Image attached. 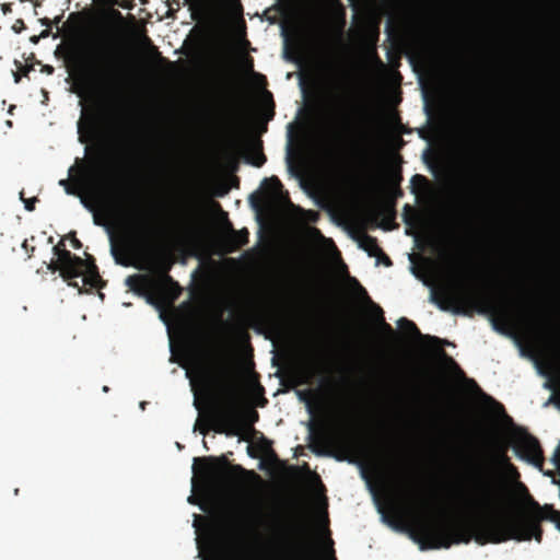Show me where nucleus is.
Here are the masks:
<instances>
[{"mask_svg": "<svg viewBox=\"0 0 560 560\" xmlns=\"http://www.w3.org/2000/svg\"><path fill=\"white\" fill-rule=\"evenodd\" d=\"M85 125L91 135H95L100 124V113L95 108L83 112V122H79V132L82 130V125Z\"/></svg>", "mask_w": 560, "mask_h": 560, "instance_id": "aec40b11", "label": "nucleus"}, {"mask_svg": "<svg viewBox=\"0 0 560 560\" xmlns=\"http://www.w3.org/2000/svg\"><path fill=\"white\" fill-rule=\"evenodd\" d=\"M247 506L223 517L203 560H337L317 548L305 518L283 520L261 513L257 505Z\"/></svg>", "mask_w": 560, "mask_h": 560, "instance_id": "f03ea898", "label": "nucleus"}, {"mask_svg": "<svg viewBox=\"0 0 560 560\" xmlns=\"http://www.w3.org/2000/svg\"><path fill=\"white\" fill-rule=\"evenodd\" d=\"M378 260H381L385 266L389 267L393 265L392 259L383 252V255L380 257H376Z\"/></svg>", "mask_w": 560, "mask_h": 560, "instance_id": "4c0bfd02", "label": "nucleus"}, {"mask_svg": "<svg viewBox=\"0 0 560 560\" xmlns=\"http://www.w3.org/2000/svg\"><path fill=\"white\" fill-rule=\"evenodd\" d=\"M116 260L119 262V259H118V258H116ZM120 264H121V265H124V266H128V262H122V261H120Z\"/></svg>", "mask_w": 560, "mask_h": 560, "instance_id": "bf43d9fd", "label": "nucleus"}, {"mask_svg": "<svg viewBox=\"0 0 560 560\" xmlns=\"http://www.w3.org/2000/svg\"><path fill=\"white\" fill-rule=\"evenodd\" d=\"M28 71H30L28 68H24L22 72H23L24 75H26L28 73Z\"/></svg>", "mask_w": 560, "mask_h": 560, "instance_id": "6e6d98bb", "label": "nucleus"}, {"mask_svg": "<svg viewBox=\"0 0 560 560\" xmlns=\"http://www.w3.org/2000/svg\"><path fill=\"white\" fill-rule=\"evenodd\" d=\"M349 73L339 61L330 60L325 68V94L332 104L342 101L343 110L338 116L340 130L355 140H365L368 137L369 112L361 103L348 97Z\"/></svg>", "mask_w": 560, "mask_h": 560, "instance_id": "39448f33", "label": "nucleus"}, {"mask_svg": "<svg viewBox=\"0 0 560 560\" xmlns=\"http://www.w3.org/2000/svg\"><path fill=\"white\" fill-rule=\"evenodd\" d=\"M300 398L301 399H305L306 396H310V392H303V393H300Z\"/></svg>", "mask_w": 560, "mask_h": 560, "instance_id": "09e8293b", "label": "nucleus"}, {"mask_svg": "<svg viewBox=\"0 0 560 560\" xmlns=\"http://www.w3.org/2000/svg\"><path fill=\"white\" fill-rule=\"evenodd\" d=\"M538 0H524L526 8L533 9L537 4Z\"/></svg>", "mask_w": 560, "mask_h": 560, "instance_id": "37998d69", "label": "nucleus"}, {"mask_svg": "<svg viewBox=\"0 0 560 560\" xmlns=\"http://www.w3.org/2000/svg\"><path fill=\"white\" fill-rule=\"evenodd\" d=\"M404 489H405V490H407V491H408V493H415L413 487H412V488L410 487L409 489H408V487H407V488H404Z\"/></svg>", "mask_w": 560, "mask_h": 560, "instance_id": "5fc2aeb1", "label": "nucleus"}, {"mask_svg": "<svg viewBox=\"0 0 560 560\" xmlns=\"http://www.w3.org/2000/svg\"><path fill=\"white\" fill-rule=\"evenodd\" d=\"M314 477H315V479H316L317 481H319V482H320V479H319V476H318V475H316V474H315V475H314Z\"/></svg>", "mask_w": 560, "mask_h": 560, "instance_id": "052dcab7", "label": "nucleus"}, {"mask_svg": "<svg viewBox=\"0 0 560 560\" xmlns=\"http://www.w3.org/2000/svg\"><path fill=\"white\" fill-rule=\"evenodd\" d=\"M46 71H47L48 73H52V72H54V68H52L51 66H47V67H46Z\"/></svg>", "mask_w": 560, "mask_h": 560, "instance_id": "3c124183", "label": "nucleus"}, {"mask_svg": "<svg viewBox=\"0 0 560 560\" xmlns=\"http://www.w3.org/2000/svg\"><path fill=\"white\" fill-rule=\"evenodd\" d=\"M202 382L210 395L220 398V402L215 404L212 410L213 430L217 433L246 440L245 434L254 431V423L258 421L259 415L255 409L243 411L235 405L231 366L220 362L212 369L205 370Z\"/></svg>", "mask_w": 560, "mask_h": 560, "instance_id": "20e7f679", "label": "nucleus"}, {"mask_svg": "<svg viewBox=\"0 0 560 560\" xmlns=\"http://www.w3.org/2000/svg\"><path fill=\"white\" fill-rule=\"evenodd\" d=\"M160 235V229L151 217L141 215L132 226V236L138 246L150 249Z\"/></svg>", "mask_w": 560, "mask_h": 560, "instance_id": "9b49d317", "label": "nucleus"}, {"mask_svg": "<svg viewBox=\"0 0 560 560\" xmlns=\"http://www.w3.org/2000/svg\"><path fill=\"white\" fill-rule=\"evenodd\" d=\"M189 502L195 503L194 497H189Z\"/></svg>", "mask_w": 560, "mask_h": 560, "instance_id": "680f3d73", "label": "nucleus"}, {"mask_svg": "<svg viewBox=\"0 0 560 560\" xmlns=\"http://www.w3.org/2000/svg\"><path fill=\"white\" fill-rule=\"evenodd\" d=\"M97 170V163L95 161H89L82 162L80 166H71L69 168V175L71 179H61L59 182V185L62 186L68 195H77L78 194V186L81 185L82 178L81 177H74L73 173L78 172L80 173V176L86 175V173H95Z\"/></svg>", "mask_w": 560, "mask_h": 560, "instance_id": "2eb2a0df", "label": "nucleus"}, {"mask_svg": "<svg viewBox=\"0 0 560 560\" xmlns=\"http://www.w3.org/2000/svg\"><path fill=\"white\" fill-rule=\"evenodd\" d=\"M94 187L97 191H103L104 183L100 179V177L94 179Z\"/></svg>", "mask_w": 560, "mask_h": 560, "instance_id": "a19ab883", "label": "nucleus"}, {"mask_svg": "<svg viewBox=\"0 0 560 560\" xmlns=\"http://www.w3.org/2000/svg\"><path fill=\"white\" fill-rule=\"evenodd\" d=\"M489 192L486 189H476L474 194V205L477 206L478 210L485 209L486 203L489 201Z\"/></svg>", "mask_w": 560, "mask_h": 560, "instance_id": "b1692460", "label": "nucleus"}, {"mask_svg": "<svg viewBox=\"0 0 560 560\" xmlns=\"http://www.w3.org/2000/svg\"><path fill=\"white\" fill-rule=\"evenodd\" d=\"M22 248L26 252L27 258H32L34 256V253L36 250L35 246H32L28 244V240H24L22 243Z\"/></svg>", "mask_w": 560, "mask_h": 560, "instance_id": "72a5a7b5", "label": "nucleus"}, {"mask_svg": "<svg viewBox=\"0 0 560 560\" xmlns=\"http://www.w3.org/2000/svg\"><path fill=\"white\" fill-rule=\"evenodd\" d=\"M313 375L311 366H302L299 371L295 372L294 375V383L295 385H304L308 384L311 381V377Z\"/></svg>", "mask_w": 560, "mask_h": 560, "instance_id": "4be33fe9", "label": "nucleus"}, {"mask_svg": "<svg viewBox=\"0 0 560 560\" xmlns=\"http://www.w3.org/2000/svg\"><path fill=\"white\" fill-rule=\"evenodd\" d=\"M385 32H386L388 38H390V39L394 38L395 36H397V26L393 19H389L387 21Z\"/></svg>", "mask_w": 560, "mask_h": 560, "instance_id": "c85d7f7f", "label": "nucleus"}, {"mask_svg": "<svg viewBox=\"0 0 560 560\" xmlns=\"http://www.w3.org/2000/svg\"><path fill=\"white\" fill-rule=\"evenodd\" d=\"M320 439L327 444H332L336 441H340L347 448L355 450L358 453H364V450L357 444V442L348 434L335 435L326 428H323L320 432Z\"/></svg>", "mask_w": 560, "mask_h": 560, "instance_id": "f3484780", "label": "nucleus"}, {"mask_svg": "<svg viewBox=\"0 0 560 560\" xmlns=\"http://www.w3.org/2000/svg\"><path fill=\"white\" fill-rule=\"evenodd\" d=\"M82 276H84L82 279L83 284L90 285L91 288H98L103 282L93 256L88 255L86 259H83V265L80 268L78 278Z\"/></svg>", "mask_w": 560, "mask_h": 560, "instance_id": "dca6fc26", "label": "nucleus"}, {"mask_svg": "<svg viewBox=\"0 0 560 560\" xmlns=\"http://www.w3.org/2000/svg\"><path fill=\"white\" fill-rule=\"evenodd\" d=\"M65 54L83 91H97L110 104L120 101L128 74L127 62L110 40L73 37L67 42Z\"/></svg>", "mask_w": 560, "mask_h": 560, "instance_id": "7ed1b4c3", "label": "nucleus"}, {"mask_svg": "<svg viewBox=\"0 0 560 560\" xmlns=\"http://www.w3.org/2000/svg\"><path fill=\"white\" fill-rule=\"evenodd\" d=\"M359 246L360 248L365 250L371 257H380L381 255H383V249L380 247L377 238L372 235H362V237L359 241Z\"/></svg>", "mask_w": 560, "mask_h": 560, "instance_id": "a211bd4d", "label": "nucleus"}, {"mask_svg": "<svg viewBox=\"0 0 560 560\" xmlns=\"http://www.w3.org/2000/svg\"><path fill=\"white\" fill-rule=\"evenodd\" d=\"M468 384L471 385L474 388H476V390L487 400V401H490V402H493L495 405H498L500 407V409L503 410V406L499 402H497L491 396L485 394L481 388L478 386V384L475 382V380L470 378L468 380Z\"/></svg>", "mask_w": 560, "mask_h": 560, "instance_id": "cd10ccee", "label": "nucleus"}, {"mask_svg": "<svg viewBox=\"0 0 560 560\" xmlns=\"http://www.w3.org/2000/svg\"><path fill=\"white\" fill-rule=\"evenodd\" d=\"M115 15L118 16V18H121V13L119 11H114Z\"/></svg>", "mask_w": 560, "mask_h": 560, "instance_id": "4d7b16f0", "label": "nucleus"}, {"mask_svg": "<svg viewBox=\"0 0 560 560\" xmlns=\"http://www.w3.org/2000/svg\"><path fill=\"white\" fill-rule=\"evenodd\" d=\"M229 9L236 13L237 15L242 14L243 8L240 0H229Z\"/></svg>", "mask_w": 560, "mask_h": 560, "instance_id": "7c9ffc66", "label": "nucleus"}, {"mask_svg": "<svg viewBox=\"0 0 560 560\" xmlns=\"http://www.w3.org/2000/svg\"><path fill=\"white\" fill-rule=\"evenodd\" d=\"M172 138L166 133H159V137L152 145V154L150 155L152 165L163 173L168 171L172 161Z\"/></svg>", "mask_w": 560, "mask_h": 560, "instance_id": "f8f14e48", "label": "nucleus"}, {"mask_svg": "<svg viewBox=\"0 0 560 560\" xmlns=\"http://www.w3.org/2000/svg\"><path fill=\"white\" fill-rule=\"evenodd\" d=\"M402 195V191L400 188L397 189V196H401Z\"/></svg>", "mask_w": 560, "mask_h": 560, "instance_id": "13d9d810", "label": "nucleus"}, {"mask_svg": "<svg viewBox=\"0 0 560 560\" xmlns=\"http://www.w3.org/2000/svg\"><path fill=\"white\" fill-rule=\"evenodd\" d=\"M377 310L378 312L381 313V328L382 330L388 335L389 338H393L396 336V332L395 330L393 329V327L385 322L384 317H383V311L380 306H377Z\"/></svg>", "mask_w": 560, "mask_h": 560, "instance_id": "bb28decb", "label": "nucleus"}, {"mask_svg": "<svg viewBox=\"0 0 560 560\" xmlns=\"http://www.w3.org/2000/svg\"><path fill=\"white\" fill-rule=\"evenodd\" d=\"M21 199L24 201L26 210L33 211L35 209V202L37 201L36 197L26 200L23 198V192H21Z\"/></svg>", "mask_w": 560, "mask_h": 560, "instance_id": "f704fd0d", "label": "nucleus"}, {"mask_svg": "<svg viewBox=\"0 0 560 560\" xmlns=\"http://www.w3.org/2000/svg\"><path fill=\"white\" fill-rule=\"evenodd\" d=\"M62 264L61 261L59 260V258H57V260H51V262L48 265V269L51 270L52 272H56L57 270L60 272V277L62 278Z\"/></svg>", "mask_w": 560, "mask_h": 560, "instance_id": "2f4dec72", "label": "nucleus"}, {"mask_svg": "<svg viewBox=\"0 0 560 560\" xmlns=\"http://www.w3.org/2000/svg\"><path fill=\"white\" fill-rule=\"evenodd\" d=\"M262 187L271 195H278L282 190V184L277 176L265 178Z\"/></svg>", "mask_w": 560, "mask_h": 560, "instance_id": "412c9836", "label": "nucleus"}, {"mask_svg": "<svg viewBox=\"0 0 560 560\" xmlns=\"http://www.w3.org/2000/svg\"><path fill=\"white\" fill-rule=\"evenodd\" d=\"M145 42L150 46V54L152 55V57L156 58L161 63H171L165 57L161 55L158 47L152 44L149 37H145Z\"/></svg>", "mask_w": 560, "mask_h": 560, "instance_id": "a878e982", "label": "nucleus"}, {"mask_svg": "<svg viewBox=\"0 0 560 560\" xmlns=\"http://www.w3.org/2000/svg\"><path fill=\"white\" fill-rule=\"evenodd\" d=\"M172 264L170 261H159L155 267L156 278H150L145 275H131L125 280V284L139 295H148L152 300V293L161 290L163 287L178 288L177 282L168 275Z\"/></svg>", "mask_w": 560, "mask_h": 560, "instance_id": "6e6552de", "label": "nucleus"}, {"mask_svg": "<svg viewBox=\"0 0 560 560\" xmlns=\"http://www.w3.org/2000/svg\"><path fill=\"white\" fill-rule=\"evenodd\" d=\"M199 430H200V432H201L202 434H206V433L208 432V428H207V427H202V428H200Z\"/></svg>", "mask_w": 560, "mask_h": 560, "instance_id": "864d4df0", "label": "nucleus"}, {"mask_svg": "<svg viewBox=\"0 0 560 560\" xmlns=\"http://www.w3.org/2000/svg\"><path fill=\"white\" fill-rule=\"evenodd\" d=\"M486 184H489V180H482V185H478V188L486 189L489 191V189H488L489 185H486Z\"/></svg>", "mask_w": 560, "mask_h": 560, "instance_id": "de8ad7c7", "label": "nucleus"}, {"mask_svg": "<svg viewBox=\"0 0 560 560\" xmlns=\"http://www.w3.org/2000/svg\"><path fill=\"white\" fill-rule=\"evenodd\" d=\"M247 68H248V70H249L250 72H253L255 75H257V77H259V78L265 79V77H264V75H261V74H259V73H255V72H254V61H253V59H252V58H249V59L247 60Z\"/></svg>", "mask_w": 560, "mask_h": 560, "instance_id": "58836bf2", "label": "nucleus"}, {"mask_svg": "<svg viewBox=\"0 0 560 560\" xmlns=\"http://www.w3.org/2000/svg\"><path fill=\"white\" fill-rule=\"evenodd\" d=\"M14 80H15L16 83H19L20 80H21V75L19 73H15L14 74Z\"/></svg>", "mask_w": 560, "mask_h": 560, "instance_id": "8fccbe9b", "label": "nucleus"}, {"mask_svg": "<svg viewBox=\"0 0 560 560\" xmlns=\"http://www.w3.org/2000/svg\"><path fill=\"white\" fill-rule=\"evenodd\" d=\"M180 228L184 232L188 233L191 231V222L187 218L182 221Z\"/></svg>", "mask_w": 560, "mask_h": 560, "instance_id": "e433bc0d", "label": "nucleus"}, {"mask_svg": "<svg viewBox=\"0 0 560 560\" xmlns=\"http://www.w3.org/2000/svg\"><path fill=\"white\" fill-rule=\"evenodd\" d=\"M52 253L59 258L63 266L62 279L67 281L70 287L77 288L81 293L82 290L75 279L80 275V268L83 265V259L66 249L63 241H60L56 246H54Z\"/></svg>", "mask_w": 560, "mask_h": 560, "instance_id": "9d476101", "label": "nucleus"}, {"mask_svg": "<svg viewBox=\"0 0 560 560\" xmlns=\"http://www.w3.org/2000/svg\"><path fill=\"white\" fill-rule=\"evenodd\" d=\"M52 242H54V237H52V236H50V237L48 238V243H52Z\"/></svg>", "mask_w": 560, "mask_h": 560, "instance_id": "e2e57ef3", "label": "nucleus"}, {"mask_svg": "<svg viewBox=\"0 0 560 560\" xmlns=\"http://www.w3.org/2000/svg\"><path fill=\"white\" fill-rule=\"evenodd\" d=\"M228 232L221 237V247L230 254L238 250L249 242V232L246 228L234 230L230 221L226 222Z\"/></svg>", "mask_w": 560, "mask_h": 560, "instance_id": "4468645a", "label": "nucleus"}, {"mask_svg": "<svg viewBox=\"0 0 560 560\" xmlns=\"http://www.w3.org/2000/svg\"><path fill=\"white\" fill-rule=\"evenodd\" d=\"M19 27H24V22L22 20H18L13 26V30L15 32H20V28Z\"/></svg>", "mask_w": 560, "mask_h": 560, "instance_id": "c03bdc74", "label": "nucleus"}, {"mask_svg": "<svg viewBox=\"0 0 560 560\" xmlns=\"http://www.w3.org/2000/svg\"><path fill=\"white\" fill-rule=\"evenodd\" d=\"M194 475L202 480L208 486L217 485L223 477L233 474L244 475L250 474L259 478L254 471H247L241 465H230L226 456H205L196 457L192 465Z\"/></svg>", "mask_w": 560, "mask_h": 560, "instance_id": "0eeeda50", "label": "nucleus"}, {"mask_svg": "<svg viewBox=\"0 0 560 560\" xmlns=\"http://www.w3.org/2000/svg\"><path fill=\"white\" fill-rule=\"evenodd\" d=\"M517 454L521 458L532 465L541 468L545 462L544 452L539 441L532 434L526 433L518 442Z\"/></svg>", "mask_w": 560, "mask_h": 560, "instance_id": "ddd939ff", "label": "nucleus"}, {"mask_svg": "<svg viewBox=\"0 0 560 560\" xmlns=\"http://www.w3.org/2000/svg\"><path fill=\"white\" fill-rule=\"evenodd\" d=\"M70 241H71V245H72V247H73L74 249H80V248L82 247V243H81V241H80L79 238H77V236H75V232H72V233H71V238H70Z\"/></svg>", "mask_w": 560, "mask_h": 560, "instance_id": "c9c22d12", "label": "nucleus"}, {"mask_svg": "<svg viewBox=\"0 0 560 560\" xmlns=\"http://www.w3.org/2000/svg\"><path fill=\"white\" fill-rule=\"evenodd\" d=\"M404 488H407L408 489L411 487V479H410V476L407 475V474H404V478H402V483Z\"/></svg>", "mask_w": 560, "mask_h": 560, "instance_id": "79ce46f5", "label": "nucleus"}, {"mask_svg": "<svg viewBox=\"0 0 560 560\" xmlns=\"http://www.w3.org/2000/svg\"><path fill=\"white\" fill-rule=\"evenodd\" d=\"M172 264L170 261H159L155 267L156 278H150L145 275H131L125 280V284L139 295H148L152 300V293L161 290L163 287L178 288L177 282L168 275Z\"/></svg>", "mask_w": 560, "mask_h": 560, "instance_id": "1a4fd4ad", "label": "nucleus"}, {"mask_svg": "<svg viewBox=\"0 0 560 560\" xmlns=\"http://www.w3.org/2000/svg\"><path fill=\"white\" fill-rule=\"evenodd\" d=\"M500 462L504 464L508 467V469L511 472H513L516 477L520 476L516 467L510 462V458L504 453L500 455Z\"/></svg>", "mask_w": 560, "mask_h": 560, "instance_id": "c756f323", "label": "nucleus"}, {"mask_svg": "<svg viewBox=\"0 0 560 560\" xmlns=\"http://www.w3.org/2000/svg\"><path fill=\"white\" fill-rule=\"evenodd\" d=\"M397 324L400 329H402L406 334L410 335L413 338H420V339L425 338V339H430L431 341H434V342H440V339L438 337L423 336L420 332L417 325L412 320H410L406 317H401L397 322Z\"/></svg>", "mask_w": 560, "mask_h": 560, "instance_id": "6ab92c4d", "label": "nucleus"}, {"mask_svg": "<svg viewBox=\"0 0 560 560\" xmlns=\"http://www.w3.org/2000/svg\"><path fill=\"white\" fill-rule=\"evenodd\" d=\"M19 27H24V22L22 20H18L13 26V30L15 32H20V28Z\"/></svg>", "mask_w": 560, "mask_h": 560, "instance_id": "a18cd8bd", "label": "nucleus"}, {"mask_svg": "<svg viewBox=\"0 0 560 560\" xmlns=\"http://www.w3.org/2000/svg\"><path fill=\"white\" fill-rule=\"evenodd\" d=\"M404 210L405 212L412 211V208L409 205H405Z\"/></svg>", "mask_w": 560, "mask_h": 560, "instance_id": "603ef678", "label": "nucleus"}, {"mask_svg": "<svg viewBox=\"0 0 560 560\" xmlns=\"http://www.w3.org/2000/svg\"><path fill=\"white\" fill-rule=\"evenodd\" d=\"M411 182H412V183L420 182V183H424V184H425V183H428V179H427V177H425V176L420 175V174H417V175H415V176L412 177Z\"/></svg>", "mask_w": 560, "mask_h": 560, "instance_id": "ea45409f", "label": "nucleus"}, {"mask_svg": "<svg viewBox=\"0 0 560 560\" xmlns=\"http://www.w3.org/2000/svg\"><path fill=\"white\" fill-rule=\"evenodd\" d=\"M405 222H406L407 224H409V223H410V222H409V220H408V218H407L406 215H405Z\"/></svg>", "mask_w": 560, "mask_h": 560, "instance_id": "0e129e2a", "label": "nucleus"}, {"mask_svg": "<svg viewBox=\"0 0 560 560\" xmlns=\"http://www.w3.org/2000/svg\"><path fill=\"white\" fill-rule=\"evenodd\" d=\"M442 355L452 364L456 365V362L453 360V358L448 357L444 350H441Z\"/></svg>", "mask_w": 560, "mask_h": 560, "instance_id": "49530a36", "label": "nucleus"}, {"mask_svg": "<svg viewBox=\"0 0 560 560\" xmlns=\"http://www.w3.org/2000/svg\"><path fill=\"white\" fill-rule=\"evenodd\" d=\"M433 301L440 310L453 312L454 314H467L465 306L468 303H472L480 313L491 315L494 325L499 320L504 324L510 323L513 315V304L506 294L498 298L486 293L466 295L447 292L442 296L433 295Z\"/></svg>", "mask_w": 560, "mask_h": 560, "instance_id": "423d86ee", "label": "nucleus"}, {"mask_svg": "<svg viewBox=\"0 0 560 560\" xmlns=\"http://www.w3.org/2000/svg\"><path fill=\"white\" fill-rule=\"evenodd\" d=\"M396 202L394 199L387 200L382 207H381V213L387 218L389 221H394L396 218V209H395Z\"/></svg>", "mask_w": 560, "mask_h": 560, "instance_id": "393cba45", "label": "nucleus"}, {"mask_svg": "<svg viewBox=\"0 0 560 560\" xmlns=\"http://www.w3.org/2000/svg\"><path fill=\"white\" fill-rule=\"evenodd\" d=\"M516 490L532 512L522 517H504L503 486L494 462L482 460L475 469L470 506L486 512V516L471 523L435 522L425 516L416 517V542L421 550L450 548L468 544L472 539L479 545L500 544L506 540L526 541L542 538L541 521H550L560 530V512L552 505L541 506L529 494L523 482Z\"/></svg>", "mask_w": 560, "mask_h": 560, "instance_id": "f257e3e1", "label": "nucleus"}, {"mask_svg": "<svg viewBox=\"0 0 560 560\" xmlns=\"http://www.w3.org/2000/svg\"><path fill=\"white\" fill-rule=\"evenodd\" d=\"M265 162H266V156L261 151L258 152V154L255 159L249 161V163H252L254 166H257V167L262 166V164Z\"/></svg>", "mask_w": 560, "mask_h": 560, "instance_id": "473e14b6", "label": "nucleus"}, {"mask_svg": "<svg viewBox=\"0 0 560 560\" xmlns=\"http://www.w3.org/2000/svg\"><path fill=\"white\" fill-rule=\"evenodd\" d=\"M336 1L340 5V13H339L337 22L335 23L334 28H335L338 39H341L342 35H343L345 27H346V11H345V8L339 2V0H336Z\"/></svg>", "mask_w": 560, "mask_h": 560, "instance_id": "5701e85b", "label": "nucleus"}]
</instances>
